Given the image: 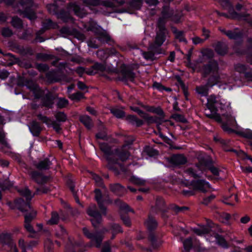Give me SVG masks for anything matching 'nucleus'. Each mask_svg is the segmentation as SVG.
<instances>
[{
  "label": "nucleus",
  "mask_w": 252,
  "mask_h": 252,
  "mask_svg": "<svg viewBox=\"0 0 252 252\" xmlns=\"http://www.w3.org/2000/svg\"><path fill=\"white\" fill-rule=\"evenodd\" d=\"M207 108L204 110L205 115L217 121H222V128L229 132L236 128L235 117L231 111L230 103L214 94L207 98Z\"/></svg>",
  "instance_id": "f257e3e1"
},
{
  "label": "nucleus",
  "mask_w": 252,
  "mask_h": 252,
  "mask_svg": "<svg viewBox=\"0 0 252 252\" xmlns=\"http://www.w3.org/2000/svg\"><path fill=\"white\" fill-rule=\"evenodd\" d=\"M100 149L105 153L106 158L108 161V167L112 169L111 164H118L121 166L119 160L122 161L126 160L129 157L128 152L129 146L124 145L120 149H112L107 144L102 143L100 144Z\"/></svg>",
  "instance_id": "f03ea898"
},
{
  "label": "nucleus",
  "mask_w": 252,
  "mask_h": 252,
  "mask_svg": "<svg viewBox=\"0 0 252 252\" xmlns=\"http://www.w3.org/2000/svg\"><path fill=\"white\" fill-rule=\"evenodd\" d=\"M218 71V65L216 62H212L209 64L205 66L202 70V73L205 75L211 74L212 77L209 79L207 85L197 87L196 88L198 94L202 96L206 95L208 93V87H212L219 82V76L215 75Z\"/></svg>",
  "instance_id": "7ed1b4c3"
},
{
  "label": "nucleus",
  "mask_w": 252,
  "mask_h": 252,
  "mask_svg": "<svg viewBox=\"0 0 252 252\" xmlns=\"http://www.w3.org/2000/svg\"><path fill=\"white\" fill-rule=\"evenodd\" d=\"M15 203L16 206L21 211H29V212H27L25 215V222H26V219H28V222H31L36 216V211L32 209L29 203H25L22 198L16 200Z\"/></svg>",
  "instance_id": "20e7f679"
},
{
  "label": "nucleus",
  "mask_w": 252,
  "mask_h": 252,
  "mask_svg": "<svg viewBox=\"0 0 252 252\" xmlns=\"http://www.w3.org/2000/svg\"><path fill=\"white\" fill-rule=\"evenodd\" d=\"M163 22L162 18H159L158 21L159 31L157 32L155 43L154 44H149V47L151 49L160 46L165 41V34L167 32L164 27L161 25Z\"/></svg>",
  "instance_id": "39448f33"
},
{
  "label": "nucleus",
  "mask_w": 252,
  "mask_h": 252,
  "mask_svg": "<svg viewBox=\"0 0 252 252\" xmlns=\"http://www.w3.org/2000/svg\"><path fill=\"white\" fill-rule=\"evenodd\" d=\"M88 214L92 217L91 221L94 227H97L102 221L101 216L96 211V206L94 204L90 206L88 210Z\"/></svg>",
  "instance_id": "423d86ee"
},
{
  "label": "nucleus",
  "mask_w": 252,
  "mask_h": 252,
  "mask_svg": "<svg viewBox=\"0 0 252 252\" xmlns=\"http://www.w3.org/2000/svg\"><path fill=\"white\" fill-rule=\"evenodd\" d=\"M2 241L3 245L6 246V250L8 252H19L15 243L14 242L10 234L6 233L2 236Z\"/></svg>",
  "instance_id": "0eeeda50"
},
{
  "label": "nucleus",
  "mask_w": 252,
  "mask_h": 252,
  "mask_svg": "<svg viewBox=\"0 0 252 252\" xmlns=\"http://www.w3.org/2000/svg\"><path fill=\"white\" fill-rule=\"evenodd\" d=\"M83 231L84 235L90 239L92 242L94 243L96 247L98 248L100 246L103 239L101 232L92 233L90 232L89 230L86 227L83 228Z\"/></svg>",
  "instance_id": "6e6552de"
},
{
  "label": "nucleus",
  "mask_w": 252,
  "mask_h": 252,
  "mask_svg": "<svg viewBox=\"0 0 252 252\" xmlns=\"http://www.w3.org/2000/svg\"><path fill=\"white\" fill-rule=\"evenodd\" d=\"M115 203L120 208L121 219L124 221V223L126 226H129L131 223L129 218L127 216H123V213H127L130 211H132V210L126 204L122 202L120 200H116Z\"/></svg>",
  "instance_id": "1a4fd4ad"
},
{
  "label": "nucleus",
  "mask_w": 252,
  "mask_h": 252,
  "mask_svg": "<svg viewBox=\"0 0 252 252\" xmlns=\"http://www.w3.org/2000/svg\"><path fill=\"white\" fill-rule=\"evenodd\" d=\"M190 184L194 189L202 192L207 191L210 188L209 183L203 180L191 181Z\"/></svg>",
  "instance_id": "9d476101"
},
{
  "label": "nucleus",
  "mask_w": 252,
  "mask_h": 252,
  "mask_svg": "<svg viewBox=\"0 0 252 252\" xmlns=\"http://www.w3.org/2000/svg\"><path fill=\"white\" fill-rule=\"evenodd\" d=\"M38 243L36 241H32L27 243L22 238L20 239L18 241V245L21 249V252H33L32 249Z\"/></svg>",
  "instance_id": "9b49d317"
},
{
  "label": "nucleus",
  "mask_w": 252,
  "mask_h": 252,
  "mask_svg": "<svg viewBox=\"0 0 252 252\" xmlns=\"http://www.w3.org/2000/svg\"><path fill=\"white\" fill-rule=\"evenodd\" d=\"M142 1L143 0H131L129 3L128 9L121 11L120 12H128L130 13L131 10H139L142 6Z\"/></svg>",
  "instance_id": "f8f14e48"
},
{
  "label": "nucleus",
  "mask_w": 252,
  "mask_h": 252,
  "mask_svg": "<svg viewBox=\"0 0 252 252\" xmlns=\"http://www.w3.org/2000/svg\"><path fill=\"white\" fill-rule=\"evenodd\" d=\"M105 69V64L96 63L87 71V73L89 75H93L99 71H103Z\"/></svg>",
  "instance_id": "ddd939ff"
},
{
  "label": "nucleus",
  "mask_w": 252,
  "mask_h": 252,
  "mask_svg": "<svg viewBox=\"0 0 252 252\" xmlns=\"http://www.w3.org/2000/svg\"><path fill=\"white\" fill-rule=\"evenodd\" d=\"M68 9L69 11L72 10L74 11L75 15L81 18L83 17L86 14V12L84 9H81L79 6L75 3H72L70 4Z\"/></svg>",
  "instance_id": "4468645a"
},
{
  "label": "nucleus",
  "mask_w": 252,
  "mask_h": 252,
  "mask_svg": "<svg viewBox=\"0 0 252 252\" xmlns=\"http://www.w3.org/2000/svg\"><path fill=\"white\" fill-rule=\"evenodd\" d=\"M94 193H95V199L98 204L99 207L100 209L101 210L102 213L103 215H105L106 214V208L104 207L103 203H102V201L101 200V198H102L101 192L99 189H96L94 190Z\"/></svg>",
  "instance_id": "2eb2a0df"
},
{
  "label": "nucleus",
  "mask_w": 252,
  "mask_h": 252,
  "mask_svg": "<svg viewBox=\"0 0 252 252\" xmlns=\"http://www.w3.org/2000/svg\"><path fill=\"white\" fill-rule=\"evenodd\" d=\"M171 162L174 165H178L185 164L187 162V159L183 155H176L171 157Z\"/></svg>",
  "instance_id": "dca6fc26"
},
{
  "label": "nucleus",
  "mask_w": 252,
  "mask_h": 252,
  "mask_svg": "<svg viewBox=\"0 0 252 252\" xmlns=\"http://www.w3.org/2000/svg\"><path fill=\"white\" fill-rule=\"evenodd\" d=\"M110 189L112 191L118 195H122L125 192V189L119 184L111 185Z\"/></svg>",
  "instance_id": "f3484780"
},
{
  "label": "nucleus",
  "mask_w": 252,
  "mask_h": 252,
  "mask_svg": "<svg viewBox=\"0 0 252 252\" xmlns=\"http://www.w3.org/2000/svg\"><path fill=\"white\" fill-rule=\"evenodd\" d=\"M125 2L123 0L118 1L117 0H105L104 1V5L106 7H116L124 4Z\"/></svg>",
  "instance_id": "a211bd4d"
},
{
  "label": "nucleus",
  "mask_w": 252,
  "mask_h": 252,
  "mask_svg": "<svg viewBox=\"0 0 252 252\" xmlns=\"http://www.w3.org/2000/svg\"><path fill=\"white\" fill-rule=\"evenodd\" d=\"M215 49L216 52L220 55H224L227 51L226 45L222 43H218L215 46Z\"/></svg>",
  "instance_id": "6ab92c4d"
},
{
  "label": "nucleus",
  "mask_w": 252,
  "mask_h": 252,
  "mask_svg": "<svg viewBox=\"0 0 252 252\" xmlns=\"http://www.w3.org/2000/svg\"><path fill=\"white\" fill-rule=\"evenodd\" d=\"M30 130L33 135L38 136L41 131V128L38 123L33 122L30 127Z\"/></svg>",
  "instance_id": "aec40b11"
},
{
  "label": "nucleus",
  "mask_w": 252,
  "mask_h": 252,
  "mask_svg": "<svg viewBox=\"0 0 252 252\" xmlns=\"http://www.w3.org/2000/svg\"><path fill=\"white\" fill-rule=\"evenodd\" d=\"M80 121L87 128L90 129L92 127L93 123L92 120L88 116L83 115L80 116Z\"/></svg>",
  "instance_id": "412c9836"
},
{
  "label": "nucleus",
  "mask_w": 252,
  "mask_h": 252,
  "mask_svg": "<svg viewBox=\"0 0 252 252\" xmlns=\"http://www.w3.org/2000/svg\"><path fill=\"white\" fill-rule=\"evenodd\" d=\"M126 119L128 122L137 126H139L143 124L142 120L137 119L136 117L132 115L128 116Z\"/></svg>",
  "instance_id": "4be33fe9"
},
{
  "label": "nucleus",
  "mask_w": 252,
  "mask_h": 252,
  "mask_svg": "<svg viewBox=\"0 0 252 252\" xmlns=\"http://www.w3.org/2000/svg\"><path fill=\"white\" fill-rule=\"evenodd\" d=\"M18 191L22 196L26 198L27 201L31 200L33 196L27 188L18 189Z\"/></svg>",
  "instance_id": "5701e85b"
},
{
  "label": "nucleus",
  "mask_w": 252,
  "mask_h": 252,
  "mask_svg": "<svg viewBox=\"0 0 252 252\" xmlns=\"http://www.w3.org/2000/svg\"><path fill=\"white\" fill-rule=\"evenodd\" d=\"M145 224L148 229L152 230L155 228L157 226V223L155 220L151 217H149L148 220L145 221Z\"/></svg>",
  "instance_id": "b1692460"
},
{
  "label": "nucleus",
  "mask_w": 252,
  "mask_h": 252,
  "mask_svg": "<svg viewBox=\"0 0 252 252\" xmlns=\"http://www.w3.org/2000/svg\"><path fill=\"white\" fill-rule=\"evenodd\" d=\"M211 229L208 226H203L199 228H195L194 229V232L198 235H202L208 233Z\"/></svg>",
  "instance_id": "393cba45"
},
{
  "label": "nucleus",
  "mask_w": 252,
  "mask_h": 252,
  "mask_svg": "<svg viewBox=\"0 0 252 252\" xmlns=\"http://www.w3.org/2000/svg\"><path fill=\"white\" fill-rule=\"evenodd\" d=\"M229 16L230 18H231L232 19H237L239 20L246 19L245 16H243L237 13L233 9L231 8L229 10Z\"/></svg>",
  "instance_id": "a878e982"
},
{
  "label": "nucleus",
  "mask_w": 252,
  "mask_h": 252,
  "mask_svg": "<svg viewBox=\"0 0 252 252\" xmlns=\"http://www.w3.org/2000/svg\"><path fill=\"white\" fill-rule=\"evenodd\" d=\"M97 39L101 42H108L111 40L110 36L105 32H100L98 37Z\"/></svg>",
  "instance_id": "bb28decb"
},
{
  "label": "nucleus",
  "mask_w": 252,
  "mask_h": 252,
  "mask_svg": "<svg viewBox=\"0 0 252 252\" xmlns=\"http://www.w3.org/2000/svg\"><path fill=\"white\" fill-rule=\"evenodd\" d=\"M111 112L118 118H121L125 116V112L122 109L118 108H112Z\"/></svg>",
  "instance_id": "cd10ccee"
},
{
  "label": "nucleus",
  "mask_w": 252,
  "mask_h": 252,
  "mask_svg": "<svg viewBox=\"0 0 252 252\" xmlns=\"http://www.w3.org/2000/svg\"><path fill=\"white\" fill-rule=\"evenodd\" d=\"M58 18L61 19L65 22H68L70 21H72V18L70 17L69 13L67 12L62 11L58 14Z\"/></svg>",
  "instance_id": "c85d7f7f"
},
{
  "label": "nucleus",
  "mask_w": 252,
  "mask_h": 252,
  "mask_svg": "<svg viewBox=\"0 0 252 252\" xmlns=\"http://www.w3.org/2000/svg\"><path fill=\"white\" fill-rule=\"evenodd\" d=\"M51 165V162L47 159L40 161L37 165V167L40 169H48Z\"/></svg>",
  "instance_id": "c756f323"
},
{
  "label": "nucleus",
  "mask_w": 252,
  "mask_h": 252,
  "mask_svg": "<svg viewBox=\"0 0 252 252\" xmlns=\"http://www.w3.org/2000/svg\"><path fill=\"white\" fill-rule=\"evenodd\" d=\"M53 103V98L50 94H48L44 98L43 105L46 107H50L52 105Z\"/></svg>",
  "instance_id": "7c9ffc66"
},
{
  "label": "nucleus",
  "mask_w": 252,
  "mask_h": 252,
  "mask_svg": "<svg viewBox=\"0 0 252 252\" xmlns=\"http://www.w3.org/2000/svg\"><path fill=\"white\" fill-rule=\"evenodd\" d=\"M220 31L231 39H237L240 36V34L236 32H233L231 31L225 32L224 30H220Z\"/></svg>",
  "instance_id": "2f4dec72"
},
{
  "label": "nucleus",
  "mask_w": 252,
  "mask_h": 252,
  "mask_svg": "<svg viewBox=\"0 0 252 252\" xmlns=\"http://www.w3.org/2000/svg\"><path fill=\"white\" fill-rule=\"evenodd\" d=\"M59 220L58 214L56 212L52 213L51 218L47 222L49 224H55L58 223Z\"/></svg>",
  "instance_id": "473e14b6"
},
{
  "label": "nucleus",
  "mask_w": 252,
  "mask_h": 252,
  "mask_svg": "<svg viewBox=\"0 0 252 252\" xmlns=\"http://www.w3.org/2000/svg\"><path fill=\"white\" fill-rule=\"evenodd\" d=\"M169 8L168 7H164L162 12V16L163 18H167L171 17L172 20L176 22H178L179 21V19H177L175 17L173 16L170 13H167V12L169 11Z\"/></svg>",
  "instance_id": "72a5a7b5"
},
{
  "label": "nucleus",
  "mask_w": 252,
  "mask_h": 252,
  "mask_svg": "<svg viewBox=\"0 0 252 252\" xmlns=\"http://www.w3.org/2000/svg\"><path fill=\"white\" fill-rule=\"evenodd\" d=\"M69 98L73 101H78L83 97V94L80 92L69 94Z\"/></svg>",
  "instance_id": "f704fd0d"
},
{
  "label": "nucleus",
  "mask_w": 252,
  "mask_h": 252,
  "mask_svg": "<svg viewBox=\"0 0 252 252\" xmlns=\"http://www.w3.org/2000/svg\"><path fill=\"white\" fill-rule=\"evenodd\" d=\"M188 176H189L192 177L193 178H196L198 177V175L195 173L194 170L191 168L188 169L186 172L184 173V178H186L188 177ZM185 180H188V179H185Z\"/></svg>",
  "instance_id": "c9c22d12"
},
{
  "label": "nucleus",
  "mask_w": 252,
  "mask_h": 252,
  "mask_svg": "<svg viewBox=\"0 0 252 252\" xmlns=\"http://www.w3.org/2000/svg\"><path fill=\"white\" fill-rule=\"evenodd\" d=\"M11 23L12 26L16 28H20L22 26L21 20L17 17H13Z\"/></svg>",
  "instance_id": "e433bc0d"
},
{
  "label": "nucleus",
  "mask_w": 252,
  "mask_h": 252,
  "mask_svg": "<svg viewBox=\"0 0 252 252\" xmlns=\"http://www.w3.org/2000/svg\"><path fill=\"white\" fill-rule=\"evenodd\" d=\"M83 2L87 6H96L99 4V0H83Z\"/></svg>",
  "instance_id": "4c0bfd02"
},
{
  "label": "nucleus",
  "mask_w": 252,
  "mask_h": 252,
  "mask_svg": "<svg viewBox=\"0 0 252 252\" xmlns=\"http://www.w3.org/2000/svg\"><path fill=\"white\" fill-rule=\"evenodd\" d=\"M68 100L64 98H60L58 101L57 106L62 108L66 107L68 105Z\"/></svg>",
  "instance_id": "58836bf2"
},
{
  "label": "nucleus",
  "mask_w": 252,
  "mask_h": 252,
  "mask_svg": "<svg viewBox=\"0 0 252 252\" xmlns=\"http://www.w3.org/2000/svg\"><path fill=\"white\" fill-rule=\"evenodd\" d=\"M108 51H105L103 50H100L97 51V56L101 60H104L106 59L108 57Z\"/></svg>",
  "instance_id": "ea45409f"
},
{
  "label": "nucleus",
  "mask_w": 252,
  "mask_h": 252,
  "mask_svg": "<svg viewBox=\"0 0 252 252\" xmlns=\"http://www.w3.org/2000/svg\"><path fill=\"white\" fill-rule=\"evenodd\" d=\"M56 119L60 122H65L66 120V116L63 112H58L56 114Z\"/></svg>",
  "instance_id": "a19ab883"
},
{
  "label": "nucleus",
  "mask_w": 252,
  "mask_h": 252,
  "mask_svg": "<svg viewBox=\"0 0 252 252\" xmlns=\"http://www.w3.org/2000/svg\"><path fill=\"white\" fill-rule=\"evenodd\" d=\"M131 182L137 185H144L146 183L145 180L136 177L132 178Z\"/></svg>",
  "instance_id": "79ce46f5"
},
{
  "label": "nucleus",
  "mask_w": 252,
  "mask_h": 252,
  "mask_svg": "<svg viewBox=\"0 0 252 252\" xmlns=\"http://www.w3.org/2000/svg\"><path fill=\"white\" fill-rule=\"evenodd\" d=\"M175 34L176 38L179 39L180 41L187 43V40L184 37L183 32L181 31H176L175 32Z\"/></svg>",
  "instance_id": "37998d69"
},
{
  "label": "nucleus",
  "mask_w": 252,
  "mask_h": 252,
  "mask_svg": "<svg viewBox=\"0 0 252 252\" xmlns=\"http://www.w3.org/2000/svg\"><path fill=\"white\" fill-rule=\"evenodd\" d=\"M56 235L59 237H65L67 236V233L64 228L63 226H60L57 231Z\"/></svg>",
  "instance_id": "c03bdc74"
},
{
  "label": "nucleus",
  "mask_w": 252,
  "mask_h": 252,
  "mask_svg": "<svg viewBox=\"0 0 252 252\" xmlns=\"http://www.w3.org/2000/svg\"><path fill=\"white\" fill-rule=\"evenodd\" d=\"M184 249L186 250H189L192 246V240L191 238H188L183 242Z\"/></svg>",
  "instance_id": "a18cd8bd"
},
{
  "label": "nucleus",
  "mask_w": 252,
  "mask_h": 252,
  "mask_svg": "<svg viewBox=\"0 0 252 252\" xmlns=\"http://www.w3.org/2000/svg\"><path fill=\"white\" fill-rule=\"evenodd\" d=\"M125 77L126 80L133 81L135 78V74L131 71H128L125 74Z\"/></svg>",
  "instance_id": "49530a36"
},
{
  "label": "nucleus",
  "mask_w": 252,
  "mask_h": 252,
  "mask_svg": "<svg viewBox=\"0 0 252 252\" xmlns=\"http://www.w3.org/2000/svg\"><path fill=\"white\" fill-rule=\"evenodd\" d=\"M0 144L4 146H6L7 145L5 138V134L2 130H0Z\"/></svg>",
  "instance_id": "de8ad7c7"
},
{
  "label": "nucleus",
  "mask_w": 252,
  "mask_h": 252,
  "mask_svg": "<svg viewBox=\"0 0 252 252\" xmlns=\"http://www.w3.org/2000/svg\"><path fill=\"white\" fill-rule=\"evenodd\" d=\"M203 57H207L208 58H212L213 56V51L211 49H205L202 51Z\"/></svg>",
  "instance_id": "09e8293b"
},
{
  "label": "nucleus",
  "mask_w": 252,
  "mask_h": 252,
  "mask_svg": "<svg viewBox=\"0 0 252 252\" xmlns=\"http://www.w3.org/2000/svg\"><path fill=\"white\" fill-rule=\"evenodd\" d=\"M24 227L30 233H34V229L31 222H28V219H26V222H24Z\"/></svg>",
  "instance_id": "8fccbe9b"
},
{
  "label": "nucleus",
  "mask_w": 252,
  "mask_h": 252,
  "mask_svg": "<svg viewBox=\"0 0 252 252\" xmlns=\"http://www.w3.org/2000/svg\"><path fill=\"white\" fill-rule=\"evenodd\" d=\"M25 16L30 20H33L36 18L35 14L33 12H29L27 9L24 11Z\"/></svg>",
  "instance_id": "3c124183"
},
{
  "label": "nucleus",
  "mask_w": 252,
  "mask_h": 252,
  "mask_svg": "<svg viewBox=\"0 0 252 252\" xmlns=\"http://www.w3.org/2000/svg\"><path fill=\"white\" fill-rule=\"evenodd\" d=\"M97 139L107 140V136L105 130L102 132H99L96 134Z\"/></svg>",
  "instance_id": "603ef678"
},
{
  "label": "nucleus",
  "mask_w": 252,
  "mask_h": 252,
  "mask_svg": "<svg viewBox=\"0 0 252 252\" xmlns=\"http://www.w3.org/2000/svg\"><path fill=\"white\" fill-rule=\"evenodd\" d=\"M47 9L50 13H55L57 10V7L55 4H50L47 6Z\"/></svg>",
  "instance_id": "864d4df0"
},
{
  "label": "nucleus",
  "mask_w": 252,
  "mask_h": 252,
  "mask_svg": "<svg viewBox=\"0 0 252 252\" xmlns=\"http://www.w3.org/2000/svg\"><path fill=\"white\" fill-rule=\"evenodd\" d=\"M37 68L39 71L45 72L48 70L49 67L46 64H37L36 65Z\"/></svg>",
  "instance_id": "5fc2aeb1"
},
{
  "label": "nucleus",
  "mask_w": 252,
  "mask_h": 252,
  "mask_svg": "<svg viewBox=\"0 0 252 252\" xmlns=\"http://www.w3.org/2000/svg\"><path fill=\"white\" fill-rule=\"evenodd\" d=\"M172 118L177 121L185 122L186 121L185 118L181 115L175 114L172 115Z\"/></svg>",
  "instance_id": "6e6d98bb"
},
{
  "label": "nucleus",
  "mask_w": 252,
  "mask_h": 252,
  "mask_svg": "<svg viewBox=\"0 0 252 252\" xmlns=\"http://www.w3.org/2000/svg\"><path fill=\"white\" fill-rule=\"evenodd\" d=\"M93 178L94 179V180L95 181L96 184L98 186H102V179H101V178L99 176H98V175L94 174L93 175Z\"/></svg>",
  "instance_id": "4d7b16f0"
},
{
  "label": "nucleus",
  "mask_w": 252,
  "mask_h": 252,
  "mask_svg": "<svg viewBox=\"0 0 252 252\" xmlns=\"http://www.w3.org/2000/svg\"><path fill=\"white\" fill-rule=\"evenodd\" d=\"M47 26L46 28L47 29H56L58 27V25L56 24H54L52 22V21L48 19L46 21Z\"/></svg>",
  "instance_id": "13d9d810"
},
{
  "label": "nucleus",
  "mask_w": 252,
  "mask_h": 252,
  "mask_svg": "<svg viewBox=\"0 0 252 252\" xmlns=\"http://www.w3.org/2000/svg\"><path fill=\"white\" fill-rule=\"evenodd\" d=\"M9 75V73L5 69H0V79L4 80Z\"/></svg>",
  "instance_id": "bf43d9fd"
},
{
  "label": "nucleus",
  "mask_w": 252,
  "mask_h": 252,
  "mask_svg": "<svg viewBox=\"0 0 252 252\" xmlns=\"http://www.w3.org/2000/svg\"><path fill=\"white\" fill-rule=\"evenodd\" d=\"M2 35L5 37L10 36L12 35V31L9 28H4L2 30Z\"/></svg>",
  "instance_id": "052dcab7"
},
{
  "label": "nucleus",
  "mask_w": 252,
  "mask_h": 252,
  "mask_svg": "<svg viewBox=\"0 0 252 252\" xmlns=\"http://www.w3.org/2000/svg\"><path fill=\"white\" fill-rule=\"evenodd\" d=\"M46 246L48 247L50 250L53 251V243L50 239H47L44 243V251L46 249Z\"/></svg>",
  "instance_id": "680f3d73"
},
{
  "label": "nucleus",
  "mask_w": 252,
  "mask_h": 252,
  "mask_svg": "<svg viewBox=\"0 0 252 252\" xmlns=\"http://www.w3.org/2000/svg\"><path fill=\"white\" fill-rule=\"evenodd\" d=\"M60 32L63 36L65 37L66 35L70 33V30L68 28L64 27L61 30Z\"/></svg>",
  "instance_id": "e2e57ef3"
},
{
  "label": "nucleus",
  "mask_w": 252,
  "mask_h": 252,
  "mask_svg": "<svg viewBox=\"0 0 252 252\" xmlns=\"http://www.w3.org/2000/svg\"><path fill=\"white\" fill-rule=\"evenodd\" d=\"M112 229L113 233H118L122 231L121 226L117 224H115L113 225L112 226Z\"/></svg>",
  "instance_id": "0e129e2a"
},
{
  "label": "nucleus",
  "mask_w": 252,
  "mask_h": 252,
  "mask_svg": "<svg viewBox=\"0 0 252 252\" xmlns=\"http://www.w3.org/2000/svg\"><path fill=\"white\" fill-rule=\"evenodd\" d=\"M32 177L37 182H39V179L41 178V175L36 172L32 173Z\"/></svg>",
  "instance_id": "69168bd1"
},
{
  "label": "nucleus",
  "mask_w": 252,
  "mask_h": 252,
  "mask_svg": "<svg viewBox=\"0 0 252 252\" xmlns=\"http://www.w3.org/2000/svg\"><path fill=\"white\" fill-rule=\"evenodd\" d=\"M209 169L211 172L215 176H219L221 172L217 167L214 166L210 167Z\"/></svg>",
  "instance_id": "338daca9"
},
{
  "label": "nucleus",
  "mask_w": 252,
  "mask_h": 252,
  "mask_svg": "<svg viewBox=\"0 0 252 252\" xmlns=\"http://www.w3.org/2000/svg\"><path fill=\"white\" fill-rule=\"evenodd\" d=\"M102 252H110V247L109 244L107 242L103 247Z\"/></svg>",
  "instance_id": "774afa93"
}]
</instances>
